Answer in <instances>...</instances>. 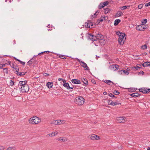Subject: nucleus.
I'll list each match as a JSON object with an SVG mask.
<instances>
[{
    "mask_svg": "<svg viewBox=\"0 0 150 150\" xmlns=\"http://www.w3.org/2000/svg\"><path fill=\"white\" fill-rule=\"evenodd\" d=\"M96 25L94 24L93 25L92 22L91 21H90L88 20L87 22H86L85 23V26L86 28H90V27L91 26V28H95Z\"/></svg>",
    "mask_w": 150,
    "mask_h": 150,
    "instance_id": "obj_3",
    "label": "nucleus"
},
{
    "mask_svg": "<svg viewBox=\"0 0 150 150\" xmlns=\"http://www.w3.org/2000/svg\"><path fill=\"white\" fill-rule=\"evenodd\" d=\"M119 67V66L118 64H112L110 66V68L111 69H113L114 71L118 69Z\"/></svg>",
    "mask_w": 150,
    "mask_h": 150,
    "instance_id": "obj_7",
    "label": "nucleus"
},
{
    "mask_svg": "<svg viewBox=\"0 0 150 150\" xmlns=\"http://www.w3.org/2000/svg\"><path fill=\"white\" fill-rule=\"evenodd\" d=\"M105 10V13L106 14L108 13V12H110V10L109 8H106L105 9H104Z\"/></svg>",
    "mask_w": 150,
    "mask_h": 150,
    "instance_id": "obj_36",
    "label": "nucleus"
},
{
    "mask_svg": "<svg viewBox=\"0 0 150 150\" xmlns=\"http://www.w3.org/2000/svg\"><path fill=\"white\" fill-rule=\"evenodd\" d=\"M122 15V12L120 11H118L117 13L115 14V17H119Z\"/></svg>",
    "mask_w": 150,
    "mask_h": 150,
    "instance_id": "obj_18",
    "label": "nucleus"
},
{
    "mask_svg": "<svg viewBox=\"0 0 150 150\" xmlns=\"http://www.w3.org/2000/svg\"><path fill=\"white\" fill-rule=\"evenodd\" d=\"M33 57L32 58L27 62V64L29 66H30L31 65V64L32 63V60H33Z\"/></svg>",
    "mask_w": 150,
    "mask_h": 150,
    "instance_id": "obj_30",
    "label": "nucleus"
},
{
    "mask_svg": "<svg viewBox=\"0 0 150 150\" xmlns=\"http://www.w3.org/2000/svg\"><path fill=\"white\" fill-rule=\"evenodd\" d=\"M130 7V6L129 5L125 6H120L119 7V8L121 10H124L127 8H129Z\"/></svg>",
    "mask_w": 150,
    "mask_h": 150,
    "instance_id": "obj_22",
    "label": "nucleus"
},
{
    "mask_svg": "<svg viewBox=\"0 0 150 150\" xmlns=\"http://www.w3.org/2000/svg\"><path fill=\"white\" fill-rule=\"evenodd\" d=\"M26 72H19V71H16V74L18 76H21L24 75L26 74Z\"/></svg>",
    "mask_w": 150,
    "mask_h": 150,
    "instance_id": "obj_14",
    "label": "nucleus"
},
{
    "mask_svg": "<svg viewBox=\"0 0 150 150\" xmlns=\"http://www.w3.org/2000/svg\"><path fill=\"white\" fill-rule=\"evenodd\" d=\"M145 89H146V93H148L150 92V89L148 88H146Z\"/></svg>",
    "mask_w": 150,
    "mask_h": 150,
    "instance_id": "obj_50",
    "label": "nucleus"
},
{
    "mask_svg": "<svg viewBox=\"0 0 150 150\" xmlns=\"http://www.w3.org/2000/svg\"><path fill=\"white\" fill-rule=\"evenodd\" d=\"M75 102L79 105H82L84 103L85 99L81 96H79L76 98Z\"/></svg>",
    "mask_w": 150,
    "mask_h": 150,
    "instance_id": "obj_1",
    "label": "nucleus"
},
{
    "mask_svg": "<svg viewBox=\"0 0 150 150\" xmlns=\"http://www.w3.org/2000/svg\"><path fill=\"white\" fill-rule=\"evenodd\" d=\"M4 148L2 146H0V150H4Z\"/></svg>",
    "mask_w": 150,
    "mask_h": 150,
    "instance_id": "obj_64",
    "label": "nucleus"
},
{
    "mask_svg": "<svg viewBox=\"0 0 150 150\" xmlns=\"http://www.w3.org/2000/svg\"><path fill=\"white\" fill-rule=\"evenodd\" d=\"M58 133L57 132H54V133L52 132V133H50L48 134V135L49 136H51V137H52L57 135Z\"/></svg>",
    "mask_w": 150,
    "mask_h": 150,
    "instance_id": "obj_26",
    "label": "nucleus"
},
{
    "mask_svg": "<svg viewBox=\"0 0 150 150\" xmlns=\"http://www.w3.org/2000/svg\"><path fill=\"white\" fill-rule=\"evenodd\" d=\"M7 150H14L13 147H9L7 148Z\"/></svg>",
    "mask_w": 150,
    "mask_h": 150,
    "instance_id": "obj_63",
    "label": "nucleus"
},
{
    "mask_svg": "<svg viewBox=\"0 0 150 150\" xmlns=\"http://www.w3.org/2000/svg\"><path fill=\"white\" fill-rule=\"evenodd\" d=\"M121 22V20L119 19H116L115 20L114 25L115 26L118 25L119 23Z\"/></svg>",
    "mask_w": 150,
    "mask_h": 150,
    "instance_id": "obj_21",
    "label": "nucleus"
},
{
    "mask_svg": "<svg viewBox=\"0 0 150 150\" xmlns=\"http://www.w3.org/2000/svg\"><path fill=\"white\" fill-rule=\"evenodd\" d=\"M101 18H104V20L105 21L107 20L108 19V17L107 16H102Z\"/></svg>",
    "mask_w": 150,
    "mask_h": 150,
    "instance_id": "obj_42",
    "label": "nucleus"
},
{
    "mask_svg": "<svg viewBox=\"0 0 150 150\" xmlns=\"http://www.w3.org/2000/svg\"><path fill=\"white\" fill-rule=\"evenodd\" d=\"M103 5V3H100V4L98 6V8L99 9H101L102 8H103V7H101V6L102 5Z\"/></svg>",
    "mask_w": 150,
    "mask_h": 150,
    "instance_id": "obj_53",
    "label": "nucleus"
},
{
    "mask_svg": "<svg viewBox=\"0 0 150 150\" xmlns=\"http://www.w3.org/2000/svg\"><path fill=\"white\" fill-rule=\"evenodd\" d=\"M128 91L131 92H133V91H135L136 90V89L135 88H129Z\"/></svg>",
    "mask_w": 150,
    "mask_h": 150,
    "instance_id": "obj_41",
    "label": "nucleus"
},
{
    "mask_svg": "<svg viewBox=\"0 0 150 150\" xmlns=\"http://www.w3.org/2000/svg\"><path fill=\"white\" fill-rule=\"evenodd\" d=\"M92 83L94 84H96V82L94 79H92L91 80Z\"/></svg>",
    "mask_w": 150,
    "mask_h": 150,
    "instance_id": "obj_54",
    "label": "nucleus"
},
{
    "mask_svg": "<svg viewBox=\"0 0 150 150\" xmlns=\"http://www.w3.org/2000/svg\"><path fill=\"white\" fill-rule=\"evenodd\" d=\"M146 63H147V62H145L143 64H142V66H143V67H146V65H145V64H146Z\"/></svg>",
    "mask_w": 150,
    "mask_h": 150,
    "instance_id": "obj_62",
    "label": "nucleus"
},
{
    "mask_svg": "<svg viewBox=\"0 0 150 150\" xmlns=\"http://www.w3.org/2000/svg\"><path fill=\"white\" fill-rule=\"evenodd\" d=\"M82 82L85 84V86H86L88 85V81L85 78H81Z\"/></svg>",
    "mask_w": 150,
    "mask_h": 150,
    "instance_id": "obj_16",
    "label": "nucleus"
},
{
    "mask_svg": "<svg viewBox=\"0 0 150 150\" xmlns=\"http://www.w3.org/2000/svg\"><path fill=\"white\" fill-rule=\"evenodd\" d=\"M58 122V120H54L52 121V124H53L54 125H58L57 122Z\"/></svg>",
    "mask_w": 150,
    "mask_h": 150,
    "instance_id": "obj_46",
    "label": "nucleus"
},
{
    "mask_svg": "<svg viewBox=\"0 0 150 150\" xmlns=\"http://www.w3.org/2000/svg\"><path fill=\"white\" fill-rule=\"evenodd\" d=\"M108 95L111 97H115V98H116L117 97H115V96L112 93H109L108 94Z\"/></svg>",
    "mask_w": 150,
    "mask_h": 150,
    "instance_id": "obj_39",
    "label": "nucleus"
},
{
    "mask_svg": "<svg viewBox=\"0 0 150 150\" xmlns=\"http://www.w3.org/2000/svg\"><path fill=\"white\" fill-rule=\"evenodd\" d=\"M139 65V66H141V65L139 64H137L136 65V66L133 67L132 68V69L133 70H135L136 69L137 70H138V69H140L141 68V67L138 65Z\"/></svg>",
    "mask_w": 150,
    "mask_h": 150,
    "instance_id": "obj_23",
    "label": "nucleus"
},
{
    "mask_svg": "<svg viewBox=\"0 0 150 150\" xmlns=\"http://www.w3.org/2000/svg\"><path fill=\"white\" fill-rule=\"evenodd\" d=\"M95 137L96 138H97L96 140H98L100 139V137L98 135L95 134Z\"/></svg>",
    "mask_w": 150,
    "mask_h": 150,
    "instance_id": "obj_60",
    "label": "nucleus"
},
{
    "mask_svg": "<svg viewBox=\"0 0 150 150\" xmlns=\"http://www.w3.org/2000/svg\"><path fill=\"white\" fill-rule=\"evenodd\" d=\"M58 122H57L58 125H61L63 124V122H62V120H58Z\"/></svg>",
    "mask_w": 150,
    "mask_h": 150,
    "instance_id": "obj_56",
    "label": "nucleus"
},
{
    "mask_svg": "<svg viewBox=\"0 0 150 150\" xmlns=\"http://www.w3.org/2000/svg\"><path fill=\"white\" fill-rule=\"evenodd\" d=\"M130 95L133 97H137L140 95V94L138 92L130 94Z\"/></svg>",
    "mask_w": 150,
    "mask_h": 150,
    "instance_id": "obj_15",
    "label": "nucleus"
},
{
    "mask_svg": "<svg viewBox=\"0 0 150 150\" xmlns=\"http://www.w3.org/2000/svg\"><path fill=\"white\" fill-rule=\"evenodd\" d=\"M147 62V63H146L145 64L146 67H150V62Z\"/></svg>",
    "mask_w": 150,
    "mask_h": 150,
    "instance_id": "obj_52",
    "label": "nucleus"
},
{
    "mask_svg": "<svg viewBox=\"0 0 150 150\" xmlns=\"http://www.w3.org/2000/svg\"><path fill=\"white\" fill-rule=\"evenodd\" d=\"M122 33H124L121 32L120 31H118L116 32V34L118 35L119 36H120V35H122Z\"/></svg>",
    "mask_w": 150,
    "mask_h": 150,
    "instance_id": "obj_44",
    "label": "nucleus"
},
{
    "mask_svg": "<svg viewBox=\"0 0 150 150\" xmlns=\"http://www.w3.org/2000/svg\"><path fill=\"white\" fill-rule=\"evenodd\" d=\"M47 87L49 89L51 88L53 85V83L52 82H48L46 84Z\"/></svg>",
    "mask_w": 150,
    "mask_h": 150,
    "instance_id": "obj_19",
    "label": "nucleus"
},
{
    "mask_svg": "<svg viewBox=\"0 0 150 150\" xmlns=\"http://www.w3.org/2000/svg\"><path fill=\"white\" fill-rule=\"evenodd\" d=\"M143 4H140L138 6V8L139 9H141L143 7Z\"/></svg>",
    "mask_w": 150,
    "mask_h": 150,
    "instance_id": "obj_47",
    "label": "nucleus"
},
{
    "mask_svg": "<svg viewBox=\"0 0 150 150\" xmlns=\"http://www.w3.org/2000/svg\"><path fill=\"white\" fill-rule=\"evenodd\" d=\"M103 40H99L97 43L94 42L95 45L96 46H98V44L99 43H100L101 46L104 45L105 43V40H104V39Z\"/></svg>",
    "mask_w": 150,
    "mask_h": 150,
    "instance_id": "obj_8",
    "label": "nucleus"
},
{
    "mask_svg": "<svg viewBox=\"0 0 150 150\" xmlns=\"http://www.w3.org/2000/svg\"><path fill=\"white\" fill-rule=\"evenodd\" d=\"M143 29L144 30H145V29H146L148 28V26L146 25H143Z\"/></svg>",
    "mask_w": 150,
    "mask_h": 150,
    "instance_id": "obj_51",
    "label": "nucleus"
},
{
    "mask_svg": "<svg viewBox=\"0 0 150 150\" xmlns=\"http://www.w3.org/2000/svg\"><path fill=\"white\" fill-rule=\"evenodd\" d=\"M19 62H20L21 64H22L23 65H24L25 64V62H22L20 60V61H19Z\"/></svg>",
    "mask_w": 150,
    "mask_h": 150,
    "instance_id": "obj_57",
    "label": "nucleus"
},
{
    "mask_svg": "<svg viewBox=\"0 0 150 150\" xmlns=\"http://www.w3.org/2000/svg\"><path fill=\"white\" fill-rule=\"evenodd\" d=\"M103 5H102L101 7H104L105 6H107L108 5L109 3V2L108 1H106L105 2H103L102 3Z\"/></svg>",
    "mask_w": 150,
    "mask_h": 150,
    "instance_id": "obj_29",
    "label": "nucleus"
},
{
    "mask_svg": "<svg viewBox=\"0 0 150 150\" xmlns=\"http://www.w3.org/2000/svg\"><path fill=\"white\" fill-rule=\"evenodd\" d=\"M10 83L11 85L12 86L14 85V82L13 80H10Z\"/></svg>",
    "mask_w": 150,
    "mask_h": 150,
    "instance_id": "obj_48",
    "label": "nucleus"
},
{
    "mask_svg": "<svg viewBox=\"0 0 150 150\" xmlns=\"http://www.w3.org/2000/svg\"><path fill=\"white\" fill-rule=\"evenodd\" d=\"M27 83V82L26 81H19V83L18 86H20V87H21L24 85H25Z\"/></svg>",
    "mask_w": 150,
    "mask_h": 150,
    "instance_id": "obj_13",
    "label": "nucleus"
},
{
    "mask_svg": "<svg viewBox=\"0 0 150 150\" xmlns=\"http://www.w3.org/2000/svg\"><path fill=\"white\" fill-rule=\"evenodd\" d=\"M19 88L21 89V91L23 93L27 92L29 89V86L26 84L25 85L20 87Z\"/></svg>",
    "mask_w": 150,
    "mask_h": 150,
    "instance_id": "obj_4",
    "label": "nucleus"
},
{
    "mask_svg": "<svg viewBox=\"0 0 150 150\" xmlns=\"http://www.w3.org/2000/svg\"><path fill=\"white\" fill-rule=\"evenodd\" d=\"M76 59H77V61L80 64V65H81V62H82L83 61H80V60L78 58H76Z\"/></svg>",
    "mask_w": 150,
    "mask_h": 150,
    "instance_id": "obj_61",
    "label": "nucleus"
},
{
    "mask_svg": "<svg viewBox=\"0 0 150 150\" xmlns=\"http://www.w3.org/2000/svg\"><path fill=\"white\" fill-rule=\"evenodd\" d=\"M34 117H35V116H34L29 119L28 121L30 124H31V122L32 123L33 122V121L35 120V118H34Z\"/></svg>",
    "mask_w": 150,
    "mask_h": 150,
    "instance_id": "obj_28",
    "label": "nucleus"
},
{
    "mask_svg": "<svg viewBox=\"0 0 150 150\" xmlns=\"http://www.w3.org/2000/svg\"><path fill=\"white\" fill-rule=\"evenodd\" d=\"M104 82L105 83H112L113 84H115L112 82L110 80H106L104 81ZM109 84V85H110V84Z\"/></svg>",
    "mask_w": 150,
    "mask_h": 150,
    "instance_id": "obj_27",
    "label": "nucleus"
},
{
    "mask_svg": "<svg viewBox=\"0 0 150 150\" xmlns=\"http://www.w3.org/2000/svg\"><path fill=\"white\" fill-rule=\"evenodd\" d=\"M147 20L146 19H144L142 21V23L143 25H144L147 22Z\"/></svg>",
    "mask_w": 150,
    "mask_h": 150,
    "instance_id": "obj_31",
    "label": "nucleus"
},
{
    "mask_svg": "<svg viewBox=\"0 0 150 150\" xmlns=\"http://www.w3.org/2000/svg\"><path fill=\"white\" fill-rule=\"evenodd\" d=\"M3 70L4 71V72L7 74H8V69L7 68H4L3 69Z\"/></svg>",
    "mask_w": 150,
    "mask_h": 150,
    "instance_id": "obj_45",
    "label": "nucleus"
},
{
    "mask_svg": "<svg viewBox=\"0 0 150 150\" xmlns=\"http://www.w3.org/2000/svg\"><path fill=\"white\" fill-rule=\"evenodd\" d=\"M87 34L88 35L87 36L88 39L91 40L93 42L95 41H98L96 35H93L90 33H88Z\"/></svg>",
    "mask_w": 150,
    "mask_h": 150,
    "instance_id": "obj_2",
    "label": "nucleus"
},
{
    "mask_svg": "<svg viewBox=\"0 0 150 150\" xmlns=\"http://www.w3.org/2000/svg\"><path fill=\"white\" fill-rule=\"evenodd\" d=\"M141 48L143 50H145L147 48V45L145 44L144 45H142L141 46Z\"/></svg>",
    "mask_w": 150,
    "mask_h": 150,
    "instance_id": "obj_40",
    "label": "nucleus"
},
{
    "mask_svg": "<svg viewBox=\"0 0 150 150\" xmlns=\"http://www.w3.org/2000/svg\"><path fill=\"white\" fill-rule=\"evenodd\" d=\"M81 65L82 67L84 68H86V69H85L86 70H89V68L88 67L87 64L85 63L84 62H81Z\"/></svg>",
    "mask_w": 150,
    "mask_h": 150,
    "instance_id": "obj_11",
    "label": "nucleus"
},
{
    "mask_svg": "<svg viewBox=\"0 0 150 150\" xmlns=\"http://www.w3.org/2000/svg\"><path fill=\"white\" fill-rule=\"evenodd\" d=\"M121 104V103H119L118 101H117L115 102H113V106L116 105H117Z\"/></svg>",
    "mask_w": 150,
    "mask_h": 150,
    "instance_id": "obj_38",
    "label": "nucleus"
},
{
    "mask_svg": "<svg viewBox=\"0 0 150 150\" xmlns=\"http://www.w3.org/2000/svg\"><path fill=\"white\" fill-rule=\"evenodd\" d=\"M125 36H126V35L125 33H122V35H120V36H119L118 42L120 45H123L124 44L123 40Z\"/></svg>",
    "mask_w": 150,
    "mask_h": 150,
    "instance_id": "obj_5",
    "label": "nucleus"
},
{
    "mask_svg": "<svg viewBox=\"0 0 150 150\" xmlns=\"http://www.w3.org/2000/svg\"><path fill=\"white\" fill-rule=\"evenodd\" d=\"M58 140L60 141H65V139H63L62 138L60 137L58 138Z\"/></svg>",
    "mask_w": 150,
    "mask_h": 150,
    "instance_id": "obj_49",
    "label": "nucleus"
},
{
    "mask_svg": "<svg viewBox=\"0 0 150 150\" xmlns=\"http://www.w3.org/2000/svg\"><path fill=\"white\" fill-rule=\"evenodd\" d=\"M120 93V92L116 90L114 91L113 94L115 95H118Z\"/></svg>",
    "mask_w": 150,
    "mask_h": 150,
    "instance_id": "obj_43",
    "label": "nucleus"
},
{
    "mask_svg": "<svg viewBox=\"0 0 150 150\" xmlns=\"http://www.w3.org/2000/svg\"><path fill=\"white\" fill-rule=\"evenodd\" d=\"M150 6V4L149 2L145 4V6L146 7L149 6Z\"/></svg>",
    "mask_w": 150,
    "mask_h": 150,
    "instance_id": "obj_59",
    "label": "nucleus"
},
{
    "mask_svg": "<svg viewBox=\"0 0 150 150\" xmlns=\"http://www.w3.org/2000/svg\"><path fill=\"white\" fill-rule=\"evenodd\" d=\"M126 117H118L117 119V121L119 123H123L126 120Z\"/></svg>",
    "mask_w": 150,
    "mask_h": 150,
    "instance_id": "obj_6",
    "label": "nucleus"
},
{
    "mask_svg": "<svg viewBox=\"0 0 150 150\" xmlns=\"http://www.w3.org/2000/svg\"><path fill=\"white\" fill-rule=\"evenodd\" d=\"M99 13V11H96L95 13L93 15H91V18L92 19H93V18H96L97 17V15Z\"/></svg>",
    "mask_w": 150,
    "mask_h": 150,
    "instance_id": "obj_17",
    "label": "nucleus"
},
{
    "mask_svg": "<svg viewBox=\"0 0 150 150\" xmlns=\"http://www.w3.org/2000/svg\"><path fill=\"white\" fill-rule=\"evenodd\" d=\"M98 40H103L104 38L103 35H102L100 33H98L96 34Z\"/></svg>",
    "mask_w": 150,
    "mask_h": 150,
    "instance_id": "obj_10",
    "label": "nucleus"
},
{
    "mask_svg": "<svg viewBox=\"0 0 150 150\" xmlns=\"http://www.w3.org/2000/svg\"><path fill=\"white\" fill-rule=\"evenodd\" d=\"M101 18V19L100 18L99 19H98V21H99V23H100V22H102L103 20V18Z\"/></svg>",
    "mask_w": 150,
    "mask_h": 150,
    "instance_id": "obj_55",
    "label": "nucleus"
},
{
    "mask_svg": "<svg viewBox=\"0 0 150 150\" xmlns=\"http://www.w3.org/2000/svg\"><path fill=\"white\" fill-rule=\"evenodd\" d=\"M50 52H49L48 51H44L43 52H42L41 53H39L38 54V55H40L41 54H43L44 53L49 54L50 53Z\"/></svg>",
    "mask_w": 150,
    "mask_h": 150,
    "instance_id": "obj_32",
    "label": "nucleus"
},
{
    "mask_svg": "<svg viewBox=\"0 0 150 150\" xmlns=\"http://www.w3.org/2000/svg\"><path fill=\"white\" fill-rule=\"evenodd\" d=\"M15 65L14 64H12V67L16 70V71H19V69L16 64Z\"/></svg>",
    "mask_w": 150,
    "mask_h": 150,
    "instance_id": "obj_20",
    "label": "nucleus"
},
{
    "mask_svg": "<svg viewBox=\"0 0 150 150\" xmlns=\"http://www.w3.org/2000/svg\"><path fill=\"white\" fill-rule=\"evenodd\" d=\"M34 118H35V120L33 121V122L32 123L31 122V124L33 125L37 124L40 122V119L39 117L36 116H35Z\"/></svg>",
    "mask_w": 150,
    "mask_h": 150,
    "instance_id": "obj_9",
    "label": "nucleus"
},
{
    "mask_svg": "<svg viewBox=\"0 0 150 150\" xmlns=\"http://www.w3.org/2000/svg\"><path fill=\"white\" fill-rule=\"evenodd\" d=\"M65 55H62L59 54V57L61 59H66V58L65 57Z\"/></svg>",
    "mask_w": 150,
    "mask_h": 150,
    "instance_id": "obj_35",
    "label": "nucleus"
},
{
    "mask_svg": "<svg viewBox=\"0 0 150 150\" xmlns=\"http://www.w3.org/2000/svg\"><path fill=\"white\" fill-rule=\"evenodd\" d=\"M143 25H143L142 24L141 25H140L139 26V31H144V30H143Z\"/></svg>",
    "mask_w": 150,
    "mask_h": 150,
    "instance_id": "obj_34",
    "label": "nucleus"
},
{
    "mask_svg": "<svg viewBox=\"0 0 150 150\" xmlns=\"http://www.w3.org/2000/svg\"><path fill=\"white\" fill-rule=\"evenodd\" d=\"M123 72L124 74H125L126 75H128L129 74V72L128 71H127L125 70L122 69V70H121L120 71H119L118 72Z\"/></svg>",
    "mask_w": 150,
    "mask_h": 150,
    "instance_id": "obj_25",
    "label": "nucleus"
},
{
    "mask_svg": "<svg viewBox=\"0 0 150 150\" xmlns=\"http://www.w3.org/2000/svg\"><path fill=\"white\" fill-rule=\"evenodd\" d=\"M63 86L64 87H66L68 89V87L69 86L68 83H66L63 84Z\"/></svg>",
    "mask_w": 150,
    "mask_h": 150,
    "instance_id": "obj_37",
    "label": "nucleus"
},
{
    "mask_svg": "<svg viewBox=\"0 0 150 150\" xmlns=\"http://www.w3.org/2000/svg\"><path fill=\"white\" fill-rule=\"evenodd\" d=\"M71 81L74 84H79L81 83L79 80L77 79H72L71 80Z\"/></svg>",
    "mask_w": 150,
    "mask_h": 150,
    "instance_id": "obj_12",
    "label": "nucleus"
},
{
    "mask_svg": "<svg viewBox=\"0 0 150 150\" xmlns=\"http://www.w3.org/2000/svg\"><path fill=\"white\" fill-rule=\"evenodd\" d=\"M142 74V75L144 74V72L142 71H141L138 73V74Z\"/></svg>",
    "mask_w": 150,
    "mask_h": 150,
    "instance_id": "obj_58",
    "label": "nucleus"
},
{
    "mask_svg": "<svg viewBox=\"0 0 150 150\" xmlns=\"http://www.w3.org/2000/svg\"><path fill=\"white\" fill-rule=\"evenodd\" d=\"M108 103L109 105H113V102L112 100H108Z\"/></svg>",
    "mask_w": 150,
    "mask_h": 150,
    "instance_id": "obj_33",
    "label": "nucleus"
},
{
    "mask_svg": "<svg viewBox=\"0 0 150 150\" xmlns=\"http://www.w3.org/2000/svg\"><path fill=\"white\" fill-rule=\"evenodd\" d=\"M92 140H96L97 138H96L95 137V134H93L92 135H89L88 136Z\"/></svg>",
    "mask_w": 150,
    "mask_h": 150,
    "instance_id": "obj_24",
    "label": "nucleus"
}]
</instances>
